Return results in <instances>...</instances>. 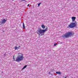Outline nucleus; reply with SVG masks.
Instances as JSON below:
<instances>
[{
	"label": "nucleus",
	"instance_id": "f03ea898",
	"mask_svg": "<svg viewBox=\"0 0 78 78\" xmlns=\"http://www.w3.org/2000/svg\"><path fill=\"white\" fill-rule=\"evenodd\" d=\"M19 55L17 57L15 61L16 62H20L21 61H22L23 59L24 58L23 55L22 54L18 53Z\"/></svg>",
	"mask_w": 78,
	"mask_h": 78
},
{
	"label": "nucleus",
	"instance_id": "ddd939ff",
	"mask_svg": "<svg viewBox=\"0 0 78 78\" xmlns=\"http://www.w3.org/2000/svg\"><path fill=\"white\" fill-rule=\"evenodd\" d=\"M57 44L55 43L54 44V46H56V45H57Z\"/></svg>",
	"mask_w": 78,
	"mask_h": 78
},
{
	"label": "nucleus",
	"instance_id": "20e7f679",
	"mask_svg": "<svg viewBox=\"0 0 78 78\" xmlns=\"http://www.w3.org/2000/svg\"><path fill=\"white\" fill-rule=\"evenodd\" d=\"M75 27H76V23H72L68 26L67 28H73Z\"/></svg>",
	"mask_w": 78,
	"mask_h": 78
},
{
	"label": "nucleus",
	"instance_id": "4468645a",
	"mask_svg": "<svg viewBox=\"0 0 78 78\" xmlns=\"http://www.w3.org/2000/svg\"><path fill=\"white\" fill-rule=\"evenodd\" d=\"M14 55L13 56V60H15V58H14Z\"/></svg>",
	"mask_w": 78,
	"mask_h": 78
},
{
	"label": "nucleus",
	"instance_id": "7ed1b4c3",
	"mask_svg": "<svg viewBox=\"0 0 78 78\" xmlns=\"http://www.w3.org/2000/svg\"><path fill=\"white\" fill-rule=\"evenodd\" d=\"M74 34V33L73 32H68L66 33V34L62 35V37L63 38L66 39V38H68L69 36H73Z\"/></svg>",
	"mask_w": 78,
	"mask_h": 78
},
{
	"label": "nucleus",
	"instance_id": "6e6552de",
	"mask_svg": "<svg viewBox=\"0 0 78 78\" xmlns=\"http://www.w3.org/2000/svg\"><path fill=\"white\" fill-rule=\"evenodd\" d=\"M20 46H19V47H15L14 48L15 49V50H17L18 49H19V48H20Z\"/></svg>",
	"mask_w": 78,
	"mask_h": 78
},
{
	"label": "nucleus",
	"instance_id": "0eeeda50",
	"mask_svg": "<svg viewBox=\"0 0 78 78\" xmlns=\"http://www.w3.org/2000/svg\"><path fill=\"white\" fill-rule=\"evenodd\" d=\"M56 74H59V75H61V72L60 71L56 72Z\"/></svg>",
	"mask_w": 78,
	"mask_h": 78
},
{
	"label": "nucleus",
	"instance_id": "f257e3e1",
	"mask_svg": "<svg viewBox=\"0 0 78 78\" xmlns=\"http://www.w3.org/2000/svg\"><path fill=\"white\" fill-rule=\"evenodd\" d=\"M48 30V27H47L45 30H42L41 28L38 29L36 33L37 34H38L39 36H44L45 31H47Z\"/></svg>",
	"mask_w": 78,
	"mask_h": 78
},
{
	"label": "nucleus",
	"instance_id": "1a4fd4ad",
	"mask_svg": "<svg viewBox=\"0 0 78 78\" xmlns=\"http://www.w3.org/2000/svg\"><path fill=\"white\" fill-rule=\"evenodd\" d=\"M27 65H25V66H24V67H23V68L22 69V70H23V69H25V68H26V67H27Z\"/></svg>",
	"mask_w": 78,
	"mask_h": 78
},
{
	"label": "nucleus",
	"instance_id": "9d476101",
	"mask_svg": "<svg viewBox=\"0 0 78 78\" xmlns=\"http://www.w3.org/2000/svg\"><path fill=\"white\" fill-rule=\"evenodd\" d=\"M41 27L42 28H43V29H45V26H44V24H43L41 26Z\"/></svg>",
	"mask_w": 78,
	"mask_h": 78
},
{
	"label": "nucleus",
	"instance_id": "39448f33",
	"mask_svg": "<svg viewBox=\"0 0 78 78\" xmlns=\"http://www.w3.org/2000/svg\"><path fill=\"white\" fill-rule=\"evenodd\" d=\"M6 21H7V20L4 19L0 22V23H1V24H4L5 23V22H6Z\"/></svg>",
	"mask_w": 78,
	"mask_h": 78
},
{
	"label": "nucleus",
	"instance_id": "dca6fc26",
	"mask_svg": "<svg viewBox=\"0 0 78 78\" xmlns=\"http://www.w3.org/2000/svg\"><path fill=\"white\" fill-rule=\"evenodd\" d=\"M22 1H25L26 0H21Z\"/></svg>",
	"mask_w": 78,
	"mask_h": 78
},
{
	"label": "nucleus",
	"instance_id": "f3484780",
	"mask_svg": "<svg viewBox=\"0 0 78 78\" xmlns=\"http://www.w3.org/2000/svg\"><path fill=\"white\" fill-rule=\"evenodd\" d=\"M64 78H66V77H65Z\"/></svg>",
	"mask_w": 78,
	"mask_h": 78
},
{
	"label": "nucleus",
	"instance_id": "423d86ee",
	"mask_svg": "<svg viewBox=\"0 0 78 78\" xmlns=\"http://www.w3.org/2000/svg\"><path fill=\"white\" fill-rule=\"evenodd\" d=\"M72 20L73 22H74L75 20V19H76V17H72Z\"/></svg>",
	"mask_w": 78,
	"mask_h": 78
},
{
	"label": "nucleus",
	"instance_id": "f8f14e48",
	"mask_svg": "<svg viewBox=\"0 0 78 78\" xmlns=\"http://www.w3.org/2000/svg\"><path fill=\"white\" fill-rule=\"evenodd\" d=\"M41 3H39V4H38V6H40V5H41Z\"/></svg>",
	"mask_w": 78,
	"mask_h": 78
},
{
	"label": "nucleus",
	"instance_id": "9b49d317",
	"mask_svg": "<svg viewBox=\"0 0 78 78\" xmlns=\"http://www.w3.org/2000/svg\"><path fill=\"white\" fill-rule=\"evenodd\" d=\"M23 28L25 29V24H24V23H23Z\"/></svg>",
	"mask_w": 78,
	"mask_h": 78
},
{
	"label": "nucleus",
	"instance_id": "2eb2a0df",
	"mask_svg": "<svg viewBox=\"0 0 78 78\" xmlns=\"http://www.w3.org/2000/svg\"><path fill=\"white\" fill-rule=\"evenodd\" d=\"M30 6V4H28L27 6Z\"/></svg>",
	"mask_w": 78,
	"mask_h": 78
}]
</instances>
